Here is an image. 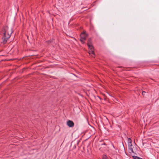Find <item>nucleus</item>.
Segmentation results:
<instances>
[{
	"instance_id": "9d476101",
	"label": "nucleus",
	"mask_w": 159,
	"mask_h": 159,
	"mask_svg": "<svg viewBox=\"0 0 159 159\" xmlns=\"http://www.w3.org/2000/svg\"><path fill=\"white\" fill-rule=\"evenodd\" d=\"M145 93H146V92L145 91H143L142 92V94L143 95H144Z\"/></svg>"
},
{
	"instance_id": "7ed1b4c3",
	"label": "nucleus",
	"mask_w": 159,
	"mask_h": 159,
	"mask_svg": "<svg viewBox=\"0 0 159 159\" xmlns=\"http://www.w3.org/2000/svg\"><path fill=\"white\" fill-rule=\"evenodd\" d=\"M87 37V35L85 33L83 32L81 34L80 40L83 44L84 43V41L86 39Z\"/></svg>"
},
{
	"instance_id": "f257e3e1",
	"label": "nucleus",
	"mask_w": 159,
	"mask_h": 159,
	"mask_svg": "<svg viewBox=\"0 0 159 159\" xmlns=\"http://www.w3.org/2000/svg\"><path fill=\"white\" fill-rule=\"evenodd\" d=\"M4 36L3 38L2 43L3 44H5L7 43V39L11 36V34L13 32V30L11 28L10 30L8 27L6 26L4 27Z\"/></svg>"
},
{
	"instance_id": "0eeeda50",
	"label": "nucleus",
	"mask_w": 159,
	"mask_h": 159,
	"mask_svg": "<svg viewBox=\"0 0 159 159\" xmlns=\"http://www.w3.org/2000/svg\"><path fill=\"white\" fill-rule=\"evenodd\" d=\"M134 159H141L140 158L137 156H133Z\"/></svg>"
},
{
	"instance_id": "39448f33",
	"label": "nucleus",
	"mask_w": 159,
	"mask_h": 159,
	"mask_svg": "<svg viewBox=\"0 0 159 159\" xmlns=\"http://www.w3.org/2000/svg\"><path fill=\"white\" fill-rule=\"evenodd\" d=\"M128 143V145L129 148L130 149L131 151L132 152H133V149L132 148V143Z\"/></svg>"
},
{
	"instance_id": "f03ea898",
	"label": "nucleus",
	"mask_w": 159,
	"mask_h": 159,
	"mask_svg": "<svg viewBox=\"0 0 159 159\" xmlns=\"http://www.w3.org/2000/svg\"><path fill=\"white\" fill-rule=\"evenodd\" d=\"M88 46L89 49V54L92 56V57H95V55L94 54L93 48V46L91 45L90 43H88Z\"/></svg>"
},
{
	"instance_id": "423d86ee",
	"label": "nucleus",
	"mask_w": 159,
	"mask_h": 159,
	"mask_svg": "<svg viewBox=\"0 0 159 159\" xmlns=\"http://www.w3.org/2000/svg\"><path fill=\"white\" fill-rule=\"evenodd\" d=\"M102 159H108L107 156L105 155H103Z\"/></svg>"
},
{
	"instance_id": "1a4fd4ad",
	"label": "nucleus",
	"mask_w": 159,
	"mask_h": 159,
	"mask_svg": "<svg viewBox=\"0 0 159 159\" xmlns=\"http://www.w3.org/2000/svg\"><path fill=\"white\" fill-rule=\"evenodd\" d=\"M88 43H90L91 45H92L91 44V39H90L88 40L87 44H88Z\"/></svg>"
},
{
	"instance_id": "6e6552de",
	"label": "nucleus",
	"mask_w": 159,
	"mask_h": 159,
	"mask_svg": "<svg viewBox=\"0 0 159 159\" xmlns=\"http://www.w3.org/2000/svg\"><path fill=\"white\" fill-rule=\"evenodd\" d=\"M132 143V140L130 138H128V143Z\"/></svg>"
},
{
	"instance_id": "20e7f679",
	"label": "nucleus",
	"mask_w": 159,
	"mask_h": 159,
	"mask_svg": "<svg viewBox=\"0 0 159 159\" xmlns=\"http://www.w3.org/2000/svg\"><path fill=\"white\" fill-rule=\"evenodd\" d=\"M67 125L70 127H72L74 126V124L72 120H68L66 122Z\"/></svg>"
}]
</instances>
